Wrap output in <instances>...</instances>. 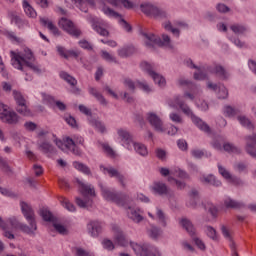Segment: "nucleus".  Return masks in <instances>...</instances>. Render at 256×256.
<instances>
[{"instance_id": "obj_40", "label": "nucleus", "mask_w": 256, "mask_h": 256, "mask_svg": "<svg viewBox=\"0 0 256 256\" xmlns=\"http://www.w3.org/2000/svg\"><path fill=\"white\" fill-rule=\"evenodd\" d=\"M148 235L151 239H159L161 235H163V230H161V228H158L156 226H151L148 229Z\"/></svg>"}, {"instance_id": "obj_57", "label": "nucleus", "mask_w": 256, "mask_h": 256, "mask_svg": "<svg viewBox=\"0 0 256 256\" xmlns=\"http://www.w3.org/2000/svg\"><path fill=\"white\" fill-rule=\"evenodd\" d=\"M218 89V99H227L229 97V91L225 86H219Z\"/></svg>"}, {"instance_id": "obj_59", "label": "nucleus", "mask_w": 256, "mask_h": 256, "mask_svg": "<svg viewBox=\"0 0 256 256\" xmlns=\"http://www.w3.org/2000/svg\"><path fill=\"white\" fill-rule=\"evenodd\" d=\"M164 29H166V31H171V33H173V35H176L177 37H179L180 35L179 29L173 28V26L171 25V22H165Z\"/></svg>"}, {"instance_id": "obj_37", "label": "nucleus", "mask_w": 256, "mask_h": 256, "mask_svg": "<svg viewBox=\"0 0 256 256\" xmlns=\"http://www.w3.org/2000/svg\"><path fill=\"white\" fill-rule=\"evenodd\" d=\"M134 146V150L138 155H141L142 157H147L149 155V151L147 150V146L142 143L132 142Z\"/></svg>"}, {"instance_id": "obj_30", "label": "nucleus", "mask_w": 256, "mask_h": 256, "mask_svg": "<svg viewBox=\"0 0 256 256\" xmlns=\"http://www.w3.org/2000/svg\"><path fill=\"white\" fill-rule=\"evenodd\" d=\"M201 183L204 185H212L213 187H221V181H219L214 175L200 177Z\"/></svg>"}, {"instance_id": "obj_64", "label": "nucleus", "mask_w": 256, "mask_h": 256, "mask_svg": "<svg viewBox=\"0 0 256 256\" xmlns=\"http://www.w3.org/2000/svg\"><path fill=\"white\" fill-rule=\"evenodd\" d=\"M170 119L173 121V123H183V118H181V115L178 113H171Z\"/></svg>"}, {"instance_id": "obj_32", "label": "nucleus", "mask_w": 256, "mask_h": 256, "mask_svg": "<svg viewBox=\"0 0 256 256\" xmlns=\"http://www.w3.org/2000/svg\"><path fill=\"white\" fill-rule=\"evenodd\" d=\"M152 189L155 193H158V195H167V193H169V188H167V185L163 182H155Z\"/></svg>"}, {"instance_id": "obj_42", "label": "nucleus", "mask_w": 256, "mask_h": 256, "mask_svg": "<svg viewBox=\"0 0 256 256\" xmlns=\"http://www.w3.org/2000/svg\"><path fill=\"white\" fill-rule=\"evenodd\" d=\"M199 201V192L195 189L190 192V201L188 202L189 207H197V203Z\"/></svg>"}, {"instance_id": "obj_8", "label": "nucleus", "mask_w": 256, "mask_h": 256, "mask_svg": "<svg viewBox=\"0 0 256 256\" xmlns=\"http://www.w3.org/2000/svg\"><path fill=\"white\" fill-rule=\"evenodd\" d=\"M140 7L141 11L148 17H153L154 19L167 18V12L153 4H142Z\"/></svg>"}, {"instance_id": "obj_60", "label": "nucleus", "mask_w": 256, "mask_h": 256, "mask_svg": "<svg viewBox=\"0 0 256 256\" xmlns=\"http://www.w3.org/2000/svg\"><path fill=\"white\" fill-rule=\"evenodd\" d=\"M102 245L104 249H107V251H113V249H115V244H113V241L109 239H104L102 241Z\"/></svg>"}, {"instance_id": "obj_47", "label": "nucleus", "mask_w": 256, "mask_h": 256, "mask_svg": "<svg viewBox=\"0 0 256 256\" xmlns=\"http://www.w3.org/2000/svg\"><path fill=\"white\" fill-rule=\"evenodd\" d=\"M230 29H231V31H233V33H235V35H243V33H245V31H247V28L241 24H233L230 27Z\"/></svg>"}, {"instance_id": "obj_5", "label": "nucleus", "mask_w": 256, "mask_h": 256, "mask_svg": "<svg viewBox=\"0 0 256 256\" xmlns=\"http://www.w3.org/2000/svg\"><path fill=\"white\" fill-rule=\"evenodd\" d=\"M0 121L7 125H17L19 123V115L9 108V105L0 102Z\"/></svg>"}, {"instance_id": "obj_52", "label": "nucleus", "mask_w": 256, "mask_h": 256, "mask_svg": "<svg viewBox=\"0 0 256 256\" xmlns=\"http://www.w3.org/2000/svg\"><path fill=\"white\" fill-rule=\"evenodd\" d=\"M40 215L44 221H53V214L46 208L40 210Z\"/></svg>"}, {"instance_id": "obj_11", "label": "nucleus", "mask_w": 256, "mask_h": 256, "mask_svg": "<svg viewBox=\"0 0 256 256\" xmlns=\"http://www.w3.org/2000/svg\"><path fill=\"white\" fill-rule=\"evenodd\" d=\"M102 193V197L106 199V201H112L113 203H116V205H123V199H121V196L113 191H111L109 188L103 186V184L99 185Z\"/></svg>"}, {"instance_id": "obj_16", "label": "nucleus", "mask_w": 256, "mask_h": 256, "mask_svg": "<svg viewBox=\"0 0 256 256\" xmlns=\"http://www.w3.org/2000/svg\"><path fill=\"white\" fill-rule=\"evenodd\" d=\"M124 85L128 87L131 91H135V87H139L140 89H143L145 93H151V87H149V85L145 82L137 81L135 83L130 78H126L124 80Z\"/></svg>"}, {"instance_id": "obj_6", "label": "nucleus", "mask_w": 256, "mask_h": 256, "mask_svg": "<svg viewBox=\"0 0 256 256\" xmlns=\"http://www.w3.org/2000/svg\"><path fill=\"white\" fill-rule=\"evenodd\" d=\"M130 245L137 256H161L157 248L149 244L131 243Z\"/></svg>"}, {"instance_id": "obj_31", "label": "nucleus", "mask_w": 256, "mask_h": 256, "mask_svg": "<svg viewBox=\"0 0 256 256\" xmlns=\"http://www.w3.org/2000/svg\"><path fill=\"white\" fill-rule=\"evenodd\" d=\"M128 217L133 220L134 223H141L143 221V217L141 216V210L135 208H128Z\"/></svg>"}, {"instance_id": "obj_1", "label": "nucleus", "mask_w": 256, "mask_h": 256, "mask_svg": "<svg viewBox=\"0 0 256 256\" xmlns=\"http://www.w3.org/2000/svg\"><path fill=\"white\" fill-rule=\"evenodd\" d=\"M11 63L15 69L26 73L25 81H33V76L29 75V69L34 73H41V67L35 62V56L31 50L26 51L24 55L11 51Z\"/></svg>"}, {"instance_id": "obj_26", "label": "nucleus", "mask_w": 256, "mask_h": 256, "mask_svg": "<svg viewBox=\"0 0 256 256\" xmlns=\"http://www.w3.org/2000/svg\"><path fill=\"white\" fill-rule=\"evenodd\" d=\"M38 149L45 155H55L56 153L55 146L47 141L38 144Z\"/></svg>"}, {"instance_id": "obj_62", "label": "nucleus", "mask_w": 256, "mask_h": 256, "mask_svg": "<svg viewBox=\"0 0 256 256\" xmlns=\"http://www.w3.org/2000/svg\"><path fill=\"white\" fill-rule=\"evenodd\" d=\"M102 148L109 157H115V151L113 148H111V146H109V144H102Z\"/></svg>"}, {"instance_id": "obj_51", "label": "nucleus", "mask_w": 256, "mask_h": 256, "mask_svg": "<svg viewBox=\"0 0 256 256\" xmlns=\"http://www.w3.org/2000/svg\"><path fill=\"white\" fill-rule=\"evenodd\" d=\"M223 149L227 153H241V150L231 143H225Z\"/></svg>"}, {"instance_id": "obj_45", "label": "nucleus", "mask_w": 256, "mask_h": 256, "mask_svg": "<svg viewBox=\"0 0 256 256\" xmlns=\"http://www.w3.org/2000/svg\"><path fill=\"white\" fill-rule=\"evenodd\" d=\"M205 233L209 239H212V241H217L218 236H217V230L213 228L212 226H206L205 227Z\"/></svg>"}, {"instance_id": "obj_14", "label": "nucleus", "mask_w": 256, "mask_h": 256, "mask_svg": "<svg viewBox=\"0 0 256 256\" xmlns=\"http://www.w3.org/2000/svg\"><path fill=\"white\" fill-rule=\"evenodd\" d=\"M103 13L107 15L108 17H114V19H120L119 23L125 29L128 33H131L132 27L131 24H128L125 19L121 18V14L115 12L113 9L104 6L103 7Z\"/></svg>"}, {"instance_id": "obj_35", "label": "nucleus", "mask_w": 256, "mask_h": 256, "mask_svg": "<svg viewBox=\"0 0 256 256\" xmlns=\"http://www.w3.org/2000/svg\"><path fill=\"white\" fill-rule=\"evenodd\" d=\"M180 224L182 227L189 233L191 237L195 235V227L193 226V223L189 221V219L184 218L180 221Z\"/></svg>"}, {"instance_id": "obj_7", "label": "nucleus", "mask_w": 256, "mask_h": 256, "mask_svg": "<svg viewBox=\"0 0 256 256\" xmlns=\"http://www.w3.org/2000/svg\"><path fill=\"white\" fill-rule=\"evenodd\" d=\"M13 97L16 101V111L20 115H23L24 117H31V110L29 109V106L27 105V100H25V97H23V94L18 92L17 90L13 91Z\"/></svg>"}, {"instance_id": "obj_41", "label": "nucleus", "mask_w": 256, "mask_h": 256, "mask_svg": "<svg viewBox=\"0 0 256 256\" xmlns=\"http://www.w3.org/2000/svg\"><path fill=\"white\" fill-rule=\"evenodd\" d=\"M73 167L77 169V171H80L81 173H84V175H91V169L88 168L87 165L81 163V162H73Z\"/></svg>"}, {"instance_id": "obj_53", "label": "nucleus", "mask_w": 256, "mask_h": 256, "mask_svg": "<svg viewBox=\"0 0 256 256\" xmlns=\"http://www.w3.org/2000/svg\"><path fill=\"white\" fill-rule=\"evenodd\" d=\"M156 215L162 225V227H167V217L165 216V213L161 209H157Z\"/></svg>"}, {"instance_id": "obj_10", "label": "nucleus", "mask_w": 256, "mask_h": 256, "mask_svg": "<svg viewBox=\"0 0 256 256\" xmlns=\"http://www.w3.org/2000/svg\"><path fill=\"white\" fill-rule=\"evenodd\" d=\"M140 67L141 69H143V71H146L148 75H150V77H152L154 83L159 85V87H165V79L163 78V76L153 71V66L151 64L147 62H142L140 64Z\"/></svg>"}, {"instance_id": "obj_9", "label": "nucleus", "mask_w": 256, "mask_h": 256, "mask_svg": "<svg viewBox=\"0 0 256 256\" xmlns=\"http://www.w3.org/2000/svg\"><path fill=\"white\" fill-rule=\"evenodd\" d=\"M85 143V139L83 137L75 135L73 138L66 137L65 138V149H68V151H71L73 155H76V157H81V150L77 145H83Z\"/></svg>"}, {"instance_id": "obj_20", "label": "nucleus", "mask_w": 256, "mask_h": 256, "mask_svg": "<svg viewBox=\"0 0 256 256\" xmlns=\"http://www.w3.org/2000/svg\"><path fill=\"white\" fill-rule=\"evenodd\" d=\"M112 231L114 233V241L121 247H125V245H127V239H125V234H123L121 228H119V226H113Z\"/></svg>"}, {"instance_id": "obj_22", "label": "nucleus", "mask_w": 256, "mask_h": 256, "mask_svg": "<svg viewBox=\"0 0 256 256\" xmlns=\"http://www.w3.org/2000/svg\"><path fill=\"white\" fill-rule=\"evenodd\" d=\"M221 231L225 239H228V241H230V249L232 251V256H239V253H237V247L235 246V242H233V239L231 238V232L224 225H222Z\"/></svg>"}, {"instance_id": "obj_28", "label": "nucleus", "mask_w": 256, "mask_h": 256, "mask_svg": "<svg viewBox=\"0 0 256 256\" xmlns=\"http://www.w3.org/2000/svg\"><path fill=\"white\" fill-rule=\"evenodd\" d=\"M57 51L61 57H64V59H69L70 57L77 59V57H79V51L65 50V47L62 46H57Z\"/></svg>"}, {"instance_id": "obj_2", "label": "nucleus", "mask_w": 256, "mask_h": 256, "mask_svg": "<svg viewBox=\"0 0 256 256\" xmlns=\"http://www.w3.org/2000/svg\"><path fill=\"white\" fill-rule=\"evenodd\" d=\"M20 207L26 221L29 223V226H27V224L18 222L17 218H10L8 220L9 225H11L12 229H20V231H22V233H26V235H35V232L37 231L35 211H33L31 205L26 202H21Z\"/></svg>"}, {"instance_id": "obj_56", "label": "nucleus", "mask_w": 256, "mask_h": 256, "mask_svg": "<svg viewBox=\"0 0 256 256\" xmlns=\"http://www.w3.org/2000/svg\"><path fill=\"white\" fill-rule=\"evenodd\" d=\"M92 127H95V129H97V131H99L100 133H105V131H107V129L105 128V124L98 120L92 121Z\"/></svg>"}, {"instance_id": "obj_4", "label": "nucleus", "mask_w": 256, "mask_h": 256, "mask_svg": "<svg viewBox=\"0 0 256 256\" xmlns=\"http://www.w3.org/2000/svg\"><path fill=\"white\" fill-rule=\"evenodd\" d=\"M143 37L145 38V45L149 47V49H153L155 45L158 47H171V38L169 35L163 34L162 40L161 38L155 36L152 33H142Z\"/></svg>"}, {"instance_id": "obj_33", "label": "nucleus", "mask_w": 256, "mask_h": 256, "mask_svg": "<svg viewBox=\"0 0 256 256\" xmlns=\"http://www.w3.org/2000/svg\"><path fill=\"white\" fill-rule=\"evenodd\" d=\"M40 23H42L44 27H47L49 31L53 33V35H59V28H57L53 22L49 21V19L40 18Z\"/></svg>"}, {"instance_id": "obj_27", "label": "nucleus", "mask_w": 256, "mask_h": 256, "mask_svg": "<svg viewBox=\"0 0 256 256\" xmlns=\"http://www.w3.org/2000/svg\"><path fill=\"white\" fill-rule=\"evenodd\" d=\"M88 91L90 95H92V97H95V99H97L100 105H103V107H107L109 102H107L105 96H103V94H101V92H99L97 88L90 87Z\"/></svg>"}, {"instance_id": "obj_15", "label": "nucleus", "mask_w": 256, "mask_h": 256, "mask_svg": "<svg viewBox=\"0 0 256 256\" xmlns=\"http://www.w3.org/2000/svg\"><path fill=\"white\" fill-rule=\"evenodd\" d=\"M100 169L106 171L109 175V177H115L118 179V182L122 187H127V184H125V176L120 173L119 170L113 168V167H105L103 165L100 166Z\"/></svg>"}, {"instance_id": "obj_61", "label": "nucleus", "mask_w": 256, "mask_h": 256, "mask_svg": "<svg viewBox=\"0 0 256 256\" xmlns=\"http://www.w3.org/2000/svg\"><path fill=\"white\" fill-rule=\"evenodd\" d=\"M75 251H76V256H95L93 253L86 251L81 247H76Z\"/></svg>"}, {"instance_id": "obj_50", "label": "nucleus", "mask_w": 256, "mask_h": 256, "mask_svg": "<svg viewBox=\"0 0 256 256\" xmlns=\"http://www.w3.org/2000/svg\"><path fill=\"white\" fill-rule=\"evenodd\" d=\"M101 57L102 59H104V61H107L108 63H117V59L105 50L101 51Z\"/></svg>"}, {"instance_id": "obj_36", "label": "nucleus", "mask_w": 256, "mask_h": 256, "mask_svg": "<svg viewBox=\"0 0 256 256\" xmlns=\"http://www.w3.org/2000/svg\"><path fill=\"white\" fill-rule=\"evenodd\" d=\"M133 53H135V47L133 46H125L118 50L119 57H122L123 59L131 57Z\"/></svg>"}, {"instance_id": "obj_34", "label": "nucleus", "mask_w": 256, "mask_h": 256, "mask_svg": "<svg viewBox=\"0 0 256 256\" xmlns=\"http://www.w3.org/2000/svg\"><path fill=\"white\" fill-rule=\"evenodd\" d=\"M22 5L27 17H31L32 19H35V17H37V12L27 0H24Z\"/></svg>"}, {"instance_id": "obj_24", "label": "nucleus", "mask_w": 256, "mask_h": 256, "mask_svg": "<svg viewBox=\"0 0 256 256\" xmlns=\"http://www.w3.org/2000/svg\"><path fill=\"white\" fill-rule=\"evenodd\" d=\"M87 229L91 237H99V234L102 231L101 223L92 221L87 225Z\"/></svg>"}, {"instance_id": "obj_38", "label": "nucleus", "mask_w": 256, "mask_h": 256, "mask_svg": "<svg viewBox=\"0 0 256 256\" xmlns=\"http://www.w3.org/2000/svg\"><path fill=\"white\" fill-rule=\"evenodd\" d=\"M224 205L225 207H227V209H241L243 207H245V205L241 202H237L231 198H228L224 201Z\"/></svg>"}, {"instance_id": "obj_58", "label": "nucleus", "mask_w": 256, "mask_h": 256, "mask_svg": "<svg viewBox=\"0 0 256 256\" xmlns=\"http://www.w3.org/2000/svg\"><path fill=\"white\" fill-rule=\"evenodd\" d=\"M238 121H240V123H241V125H243V127H247L248 129H253V124L251 123V121L249 119H247V117L239 116Z\"/></svg>"}, {"instance_id": "obj_29", "label": "nucleus", "mask_w": 256, "mask_h": 256, "mask_svg": "<svg viewBox=\"0 0 256 256\" xmlns=\"http://www.w3.org/2000/svg\"><path fill=\"white\" fill-rule=\"evenodd\" d=\"M117 133H118V137L126 145H131V143H133V136L126 129L120 128L117 130Z\"/></svg>"}, {"instance_id": "obj_17", "label": "nucleus", "mask_w": 256, "mask_h": 256, "mask_svg": "<svg viewBox=\"0 0 256 256\" xmlns=\"http://www.w3.org/2000/svg\"><path fill=\"white\" fill-rule=\"evenodd\" d=\"M79 185V191L83 197H95V188L91 184H85L83 181L76 179Z\"/></svg>"}, {"instance_id": "obj_13", "label": "nucleus", "mask_w": 256, "mask_h": 256, "mask_svg": "<svg viewBox=\"0 0 256 256\" xmlns=\"http://www.w3.org/2000/svg\"><path fill=\"white\" fill-rule=\"evenodd\" d=\"M146 120L158 133H163L165 131V129H163V120H161L155 112H148L146 114Z\"/></svg>"}, {"instance_id": "obj_55", "label": "nucleus", "mask_w": 256, "mask_h": 256, "mask_svg": "<svg viewBox=\"0 0 256 256\" xmlns=\"http://www.w3.org/2000/svg\"><path fill=\"white\" fill-rule=\"evenodd\" d=\"M0 168L3 169V171H5L6 173L13 172L11 166H9V163H7V160H5L2 156H0Z\"/></svg>"}, {"instance_id": "obj_46", "label": "nucleus", "mask_w": 256, "mask_h": 256, "mask_svg": "<svg viewBox=\"0 0 256 256\" xmlns=\"http://www.w3.org/2000/svg\"><path fill=\"white\" fill-rule=\"evenodd\" d=\"M94 31H97L99 35H101L102 37H109V30L103 28L101 26V24L99 23H94L92 25Z\"/></svg>"}, {"instance_id": "obj_49", "label": "nucleus", "mask_w": 256, "mask_h": 256, "mask_svg": "<svg viewBox=\"0 0 256 256\" xmlns=\"http://www.w3.org/2000/svg\"><path fill=\"white\" fill-rule=\"evenodd\" d=\"M205 209H206V211H208V213H210V215L213 217V219H217V215L219 213L217 206H215L213 204H207L205 206Z\"/></svg>"}, {"instance_id": "obj_48", "label": "nucleus", "mask_w": 256, "mask_h": 256, "mask_svg": "<svg viewBox=\"0 0 256 256\" xmlns=\"http://www.w3.org/2000/svg\"><path fill=\"white\" fill-rule=\"evenodd\" d=\"M224 115L226 117H235V115H239V109L233 108L231 106H225Z\"/></svg>"}, {"instance_id": "obj_44", "label": "nucleus", "mask_w": 256, "mask_h": 256, "mask_svg": "<svg viewBox=\"0 0 256 256\" xmlns=\"http://www.w3.org/2000/svg\"><path fill=\"white\" fill-rule=\"evenodd\" d=\"M59 201H60L61 205H62L65 209H67V211L74 212V211L76 210L75 205H73V204L69 201V199H67V198H65V197L62 196V197L59 198Z\"/></svg>"}, {"instance_id": "obj_43", "label": "nucleus", "mask_w": 256, "mask_h": 256, "mask_svg": "<svg viewBox=\"0 0 256 256\" xmlns=\"http://www.w3.org/2000/svg\"><path fill=\"white\" fill-rule=\"evenodd\" d=\"M60 77H61V79L66 81V83H68L72 87H75V85H77V79H75V77L69 75L67 72H60Z\"/></svg>"}, {"instance_id": "obj_21", "label": "nucleus", "mask_w": 256, "mask_h": 256, "mask_svg": "<svg viewBox=\"0 0 256 256\" xmlns=\"http://www.w3.org/2000/svg\"><path fill=\"white\" fill-rule=\"evenodd\" d=\"M208 71L210 73H214L215 75H218L220 79H229V73H227V70L223 68L221 65H213L208 67Z\"/></svg>"}, {"instance_id": "obj_25", "label": "nucleus", "mask_w": 256, "mask_h": 256, "mask_svg": "<svg viewBox=\"0 0 256 256\" xmlns=\"http://www.w3.org/2000/svg\"><path fill=\"white\" fill-rule=\"evenodd\" d=\"M11 23H15L19 29H25L29 27V22L25 19H22L15 12L10 13Z\"/></svg>"}, {"instance_id": "obj_39", "label": "nucleus", "mask_w": 256, "mask_h": 256, "mask_svg": "<svg viewBox=\"0 0 256 256\" xmlns=\"http://www.w3.org/2000/svg\"><path fill=\"white\" fill-rule=\"evenodd\" d=\"M76 205L82 209H89L93 207V200L91 198H85V200L76 198Z\"/></svg>"}, {"instance_id": "obj_23", "label": "nucleus", "mask_w": 256, "mask_h": 256, "mask_svg": "<svg viewBox=\"0 0 256 256\" xmlns=\"http://www.w3.org/2000/svg\"><path fill=\"white\" fill-rule=\"evenodd\" d=\"M186 65L188 67H191V69H198V72L194 73V79H196V81H203L205 79H207V74L203 71H201V69H199V67H197V65H195L193 63V60L189 59L186 61Z\"/></svg>"}, {"instance_id": "obj_18", "label": "nucleus", "mask_w": 256, "mask_h": 256, "mask_svg": "<svg viewBox=\"0 0 256 256\" xmlns=\"http://www.w3.org/2000/svg\"><path fill=\"white\" fill-rule=\"evenodd\" d=\"M218 171L224 179H227L230 181V183H233V185H243V181L240 180V178H237L235 176H232L231 173L225 169V167H222L221 164H218Z\"/></svg>"}, {"instance_id": "obj_63", "label": "nucleus", "mask_w": 256, "mask_h": 256, "mask_svg": "<svg viewBox=\"0 0 256 256\" xmlns=\"http://www.w3.org/2000/svg\"><path fill=\"white\" fill-rule=\"evenodd\" d=\"M64 120L70 127H77V120H75V117L68 115L64 117Z\"/></svg>"}, {"instance_id": "obj_3", "label": "nucleus", "mask_w": 256, "mask_h": 256, "mask_svg": "<svg viewBox=\"0 0 256 256\" xmlns=\"http://www.w3.org/2000/svg\"><path fill=\"white\" fill-rule=\"evenodd\" d=\"M169 105L174 109H177V107H179L182 113H184V115L191 118L192 123H194V125H196V127H198L200 131H204L205 133H211V128L209 127V125L203 122L201 118L195 116L193 110H191L189 105L185 104V102L181 99L180 96L174 97L173 101L169 102Z\"/></svg>"}, {"instance_id": "obj_54", "label": "nucleus", "mask_w": 256, "mask_h": 256, "mask_svg": "<svg viewBox=\"0 0 256 256\" xmlns=\"http://www.w3.org/2000/svg\"><path fill=\"white\" fill-rule=\"evenodd\" d=\"M178 83L180 85V87H188V89H195V84H193V82L185 79V78H180L178 80Z\"/></svg>"}, {"instance_id": "obj_12", "label": "nucleus", "mask_w": 256, "mask_h": 256, "mask_svg": "<svg viewBox=\"0 0 256 256\" xmlns=\"http://www.w3.org/2000/svg\"><path fill=\"white\" fill-rule=\"evenodd\" d=\"M59 27H62L64 31L68 32L69 35H72L73 37L81 36V30L77 29L73 22L71 20H68L67 18L60 19Z\"/></svg>"}, {"instance_id": "obj_19", "label": "nucleus", "mask_w": 256, "mask_h": 256, "mask_svg": "<svg viewBox=\"0 0 256 256\" xmlns=\"http://www.w3.org/2000/svg\"><path fill=\"white\" fill-rule=\"evenodd\" d=\"M246 152L256 159V133L246 137Z\"/></svg>"}]
</instances>
